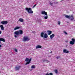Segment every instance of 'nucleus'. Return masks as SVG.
Masks as SVG:
<instances>
[{"instance_id": "f257e3e1", "label": "nucleus", "mask_w": 75, "mask_h": 75, "mask_svg": "<svg viewBox=\"0 0 75 75\" xmlns=\"http://www.w3.org/2000/svg\"><path fill=\"white\" fill-rule=\"evenodd\" d=\"M40 37L42 38L44 37L45 38H48V35L47 33H45L43 32H42L40 33Z\"/></svg>"}, {"instance_id": "f03ea898", "label": "nucleus", "mask_w": 75, "mask_h": 75, "mask_svg": "<svg viewBox=\"0 0 75 75\" xmlns=\"http://www.w3.org/2000/svg\"><path fill=\"white\" fill-rule=\"evenodd\" d=\"M25 10L28 12V13H30V14H32L33 13V11H32L31 10V9L30 8H25Z\"/></svg>"}, {"instance_id": "7ed1b4c3", "label": "nucleus", "mask_w": 75, "mask_h": 75, "mask_svg": "<svg viewBox=\"0 0 75 75\" xmlns=\"http://www.w3.org/2000/svg\"><path fill=\"white\" fill-rule=\"evenodd\" d=\"M14 37L15 38H17L18 37V35H19V33L18 31H16L14 32Z\"/></svg>"}, {"instance_id": "20e7f679", "label": "nucleus", "mask_w": 75, "mask_h": 75, "mask_svg": "<svg viewBox=\"0 0 75 75\" xmlns=\"http://www.w3.org/2000/svg\"><path fill=\"white\" fill-rule=\"evenodd\" d=\"M66 18H69V19H70V20H72L73 19H74V18L73 16H72V15H71V16H68V15H66L65 16Z\"/></svg>"}, {"instance_id": "39448f33", "label": "nucleus", "mask_w": 75, "mask_h": 75, "mask_svg": "<svg viewBox=\"0 0 75 75\" xmlns=\"http://www.w3.org/2000/svg\"><path fill=\"white\" fill-rule=\"evenodd\" d=\"M30 40V38L27 37H24L23 38V41H28Z\"/></svg>"}, {"instance_id": "423d86ee", "label": "nucleus", "mask_w": 75, "mask_h": 75, "mask_svg": "<svg viewBox=\"0 0 75 75\" xmlns=\"http://www.w3.org/2000/svg\"><path fill=\"white\" fill-rule=\"evenodd\" d=\"M21 68V66H17L15 67V70L16 71H17L19 70L20 68Z\"/></svg>"}, {"instance_id": "0eeeda50", "label": "nucleus", "mask_w": 75, "mask_h": 75, "mask_svg": "<svg viewBox=\"0 0 75 75\" xmlns=\"http://www.w3.org/2000/svg\"><path fill=\"white\" fill-rule=\"evenodd\" d=\"M1 24H2L6 25V24H7V23H8V22H7V21H1Z\"/></svg>"}, {"instance_id": "6e6552de", "label": "nucleus", "mask_w": 75, "mask_h": 75, "mask_svg": "<svg viewBox=\"0 0 75 75\" xmlns=\"http://www.w3.org/2000/svg\"><path fill=\"white\" fill-rule=\"evenodd\" d=\"M41 14L43 15L45 14V16H47V13L45 11H42L41 12Z\"/></svg>"}, {"instance_id": "1a4fd4ad", "label": "nucleus", "mask_w": 75, "mask_h": 75, "mask_svg": "<svg viewBox=\"0 0 75 75\" xmlns=\"http://www.w3.org/2000/svg\"><path fill=\"white\" fill-rule=\"evenodd\" d=\"M19 32V34H20L21 35H22L23 34V31L22 30H19L18 31Z\"/></svg>"}, {"instance_id": "9d476101", "label": "nucleus", "mask_w": 75, "mask_h": 75, "mask_svg": "<svg viewBox=\"0 0 75 75\" xmlns=\"http://www.w3.org/2000/svg\"><path fill=\"white\" fill-rule=\"evenodd\" d=\"M3 41V42H6V40H5V39H4L3 38H0V41Z\"/></svg>"}, {"instance_id": "9b49d317", "label": "nucleus", "mask_w": 75, "mask_h": 75, "mask_svg": "<svg viewBox=\"0 0 75 75\" xmlns=\"http://www.w3.org/2000/svg\"><path fill=\"white\" fill-rule=\"evenodd\" d=\"M54 36H55L54 34H52V35L50 36V38H51V39H52V38L54 37Z\"/></svg>"}, {"instance_id": "f8f14e48", "label": "nucleus", "mask_w": 75, "mask_h": 75, "mask_svg": "<svg viewBox=\"0 0 75 75\" xmlns=\"http://www.w3.org/2000/svg\"><path fill=\"white\" fill-rule=\"evenodd\" d=\"M0 27L1 30H2L3 31H4V27H3V25H0Z\"/></svg>"}, {"instance_id": "ddd939ff", "label": "nucleus", "mask_w": 75, "mask_h": 75, "mask_svg": "<svg viewBox=\"0 0 75 75\" xmlns=\"http://www.w3.org/2000/svg\"><path fill=\"white\" fill-rule=\"evenodd\" d=\"M20 28V27L19 26H16V27L15 28H14V30H18Z\"/></svg>"}, {"instance_id": "4468645a", "label": "nucleus", "mask_w": 75, "mask_h": 75, "mask_svg": "<svg viewBox=\"0 0 75 75\" xmlns=\"http://www.w3.org/2000/svg\"><path fill=\"white\" fill-rule=\"evenodd\" d=\"M42 48V47L40 45H38L36 47V49L38 48Z\"/></svg>"}, {"instance_id": "2eb2a0df", "label": "nucleus", "mask_w": 75, "mask_h": 75, "mask_svg": "<svg viewBox=\"0 0 75 75\" xmlns=\"http://www.w3.org/2000/svg\"><path fill=\"white\" fill-rule=\"evenodd\" d=\"M31 58H30L29 60V62H27L25 64V65H27V64H29L30 62H31Z\"/></svg>"}, {"instance_id": "dca6fc26", "label": "nucleus", "mask_w": 75, "mask_h": 75, "mask_svg": "<svg viewBox=\"0 0 75 75\" xmlns=\"http://www.w3.org/2000/svg\"><path fill=\"white\" fill-rule=\"evenodd\" d=\"M63 52L65 53H68V51L66 49L63 50Z\"/></svg>"}, {"instance_id": "f3484780", "label": "nucleus", "mask_w": 75, "mask_h": 75, "mask_svg": "<svg viewBox=\"0 0 75 75\" xmlns=\"http://www.w3.org/2000/svg\"><path fill=\"white\" fill-rule=\"evenodd\" d=\"M19 21H20V22H23V21H24V20L22 18H20L19 19Z\"/></svg>"}, {"instance_id": "a211bd4d", "label": "nucleus", "mask_w": 75, "mask_h": 75, "mask_svg": "<svg viewBox=\"0 0 75 75\" xmlns=\"http://www.w3.org/2000/svg\"><path fill=\"white\" fill-rule=\"evenodd\" d=\"M47 32L48 33V35H50V34L52 33V32L51 31L48 30L47 31Z\"/></svg>"}, {"instance_id": "6ab92c4d", "label": "nucleus", "mask_w": 75, "mask_h": 75, "mask_svg": "<svg viewBox=\"0 0 75 75\" xmlns=\"http://www.w3.org/2000/svg\"><path fill=\"white\" fill-rule=\"evenodd\" d=\"M70 44L71 45H74V42H72V41H70Z\"/></svg>"}, {"instance_id": "aec40b11", "label": "nucleus", "mask_w": 75, "mask_h": 75, "mask_svg": "<svg viewBox=\"0 0 75 75\" xmlns=\"http://www.w3.org/2000/svg\"><path fill=\"white\" fill-rule=\"evenodd\" d=\"M35 68V65H33L31 67V69H33Z\"/></svg>"}, {"instance_id": "412c9836", "label": "nucleus", "mask_w": 75, "mask_h": 75, "mask_svg": "<svg viewBox=\"0 0 75 75\" xmlns=\"http://www.w3.org/2000/svg\"><path fill=\"white\" fill-rule=\"evenodd\" d=\"M29 60H30V59H29L28 58H26L25 60V61H26V62H28V61H29Z\"/></svg>"}, {"instance_id": "4be33fe9", "label": "nucleus", "mask_w": 75, "mask_h": 75, "mask_svg": "<svg viewBox=\"0 0 75 75\" xmlns=\"http://www.w3.org/2000/svg\"><path fill=\"white\" fill-rule=\"evenodd\" d=\"M45 19H47L48 18V16L46 15L44 17Z\"/></svg>"}, {"instance_id": "5701e85b", "label": "nucleus", "mask_w": 75, "mask_h": 75, "mask_svg": "<svg viewBox=\"0 0 75 75\" xmlns=\"http://www.w3.org/2000/svg\"><path fill=\"white\" fill-rule=\"evenodd\" d=\"M60 58V56H57V57H56V58H57V59H59Z\"/></svg>"}, {"instance_id": "b1692460", "label": "nucleus", "mask_w": 75, "mask_h": 75, "mask_svg": "<svg viewBox=\"0 0 75 75\" xmlns=\"http://www.w3.org/2000/svg\"><path fill=\"white\" fill-rule=\"evenodd\" d=\"M55 73H56V74L58 73V71H57V70H55Z\"/></svg>"}, {"instance_id": "393cba45", "label": "nucleus", "mask_w": 75, "mask_h": 75, "mask_svg": "<svg viewBox=\"0 0 75 75\" xmlns=\"http://www.w3.org/2000/svg\"><path fill=\"white\" fill-rule=\"evenodd\" d=\"M72 42H75V39L74 38H72Z\"/></svg>"}, {"instance_id": "a878e982", "label": "nucleus", "mask_w": 75, "mask_h": 75, "mask_svg": "<svg viewBox=\"0 0 75 75\" xmlns=\"http://www.w3.org/2000/svg\"><path fill=\"white\" fill-rule=\"evenodd\" d=\"M63 33H64L65 34H67V33L66 32H65V31H63Z\"/></svg>"}, {"instance_id": "bb28decb", "label": "nucleus", "mask_w": 75, "mask_h": 75, "mask_svg": "<svg viewBox=\"0 0 75 75\" xmlns=\"http://www.w3.org/2000/svg\"><path fill=\"white\" fill-rule=\"evenodd\" d=\"M15 52H18L17 50V49H15Z\"/></svg>"}, {"instance_id": "cd10ccee", "label": "nucleus", "mask_w": 75, "mask_h": 75, "mask_svg": "<svg viewBox=\"0 0 75 75\" xmlns=\"http://www.w3.org/2000/svg\"><path fill=\"white\" fill-rule=\"evenodd\" d=\"M37 5V4H35V5L33 7V8H34V7H35V6H36V5Z\"/></svg>"}, {"instance_id": "c85d7f7f", "label": "nucleus", "mask_w": 75, "mask_h": 75, "mask_svg": "<svg viewBox=\"0 0 75 75\" xmlns=\"http://www.w3.org/2000/svg\"><path fill=\"white\" fill-rule=\"evenodd\" d=\"M53 75V74H52V73H50L49 74V75Z\"/></svg>"}, {"instance_id": "c756f323", "label": "nucleus", "mask_w": 75, "mask_h": 75, "mask_svg": "<svg viewBox=\"0 0 75 75\" xmlns=\"http://www.w3.org/2000/svg\"><path fill=\"white\" fill-rule=\"evenodd\" d=\"M58 24H59V25H60V22L59 21H58Z\"/></svg>"}, {"instance_id": "7c9ffc66", "label": "nucleus", "mask_w": 75, "mask_h": 75, "mask_svg": "<svg viewBox=\"0 0 75 75\" xmlns=\"http://www.w3.org/2000/svg\"><path fill=\"white\" fill-rule=\"evenodd\" d=\"M32 33H33L34 34H35V31H33L32 32Z\"/></svg>"}, {"instance_id": "2f4dec72", "label": "nucleus", "mask_w": 75, "mask_h": 75, "mask_svg": "<svg viewBox=\"0 0 75 75\" xmlns=\"http://www.w3.org/2000/svg\"><path fill=\"white\" fill-rule=\"evenodd\" d=\"M45 75H50V74L48 73H47L45 74Z\"/></svg>"}, {"instance_id": "473e14b6", "label": "nucleus", "mask_w": 75, "mask_h": 75, "mask_svg": "<svg viewBox=\"0 0 75 75\" xmlns=\"http://www.w3.org/2000/svg\"><path fill=\"white\" fill-rule=\"evenodd\" d=\"M46 62H50V61L47 60H46Z\"/></svg>"}, {"instance_id": "72a5a7b5", "label": "nucleus", "mask_w": 75, "mask_h": 75, "mask_svg": "<svg viewBox=\"0 0 75 75\" xmlns=\"http://www.w3.org/2000/svg\"><path fill=\"white\" fill-rule=\"evenodd\" d=\"M1 34V32L0 31V34Z\"/></svg>"}, {"instance_id": "f704fd0d", "label": "nucleus", "mask_w": 75, "mask_h": 75, "mask_svg": "<svg viewBox=\"0 0 75 75\" xmlns=\"http://www.w3.org/2000/svg\"><path fill=\"white\" fill-rule=\"evenodd\" d=\"M1 45H0V48H1Z\"/></svg>"}, {"instance_id": "c9c22d12", "label": "nucleus", "mask_w": 75, "mask_h": 75, "mask_svg": "<svg viewBox=\"0 0 75 75\" xmlns=\"http://www.w3.org/2000/svg\"><path fill=\"white\" fill-rule=\"evenodd\" d=\"M50 4V5H52V3H51Z\"/></svg>"}, {"instance_id": "e433bc0d", "label": "nucleus", "mask_w": 75, "mask_h": 75, "mask_svg": "<svg viewBox=\"0 0 75 75\" xmlns=\"http://www.w3.org/2000/svg\"><path fill=\"white\" fill-rule=\"evenodd\" d=\"M30 71H32V69H30Z\"/></svg>"}, {"instance_id": "4c0bfd02", "label": "nucleus", "mask_w": 75, "mask_h": 75, "mask_svg": "<svg viewBox=\"0 0 75 75\" xmlns=\"http://www.w3.org/2000/svg\"><path fill=\"white\" fill-rule=\"evenodd\" d=\"M52 52V51H51V53Z\"/></svg>"}]
</instances>
